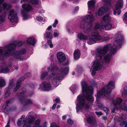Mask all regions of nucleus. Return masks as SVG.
Here are the masks:
<instances>
[{"mask_svg":"<svg viewBox=\"0 0 127 127\" xmlns=\"http://www.w3.org/2000/svg\"><path fill=\"white\" fill-rule=\"evenodd\" d=\"M80 50L77 49L75 51L74 54V58L75 59H79L80 57Z\"/></svg>","mask_w":127,"mask_h":127,"instance_id":"nucleus-22","label":"nucleus"},{"mask_svg":"<svg viewBox=\"0 0 127 127\" xmlns=\"http://www.w3.org/2000/svg\"><path fill=\"white\" fill-rule=\"evenodd\" d=\"M57 57L59 61L61 62L64 61L65 59V55L64 53L62 52H59L57 55Z\"/></svg>","mask_w":127,"mask_h":127,"instance_id":"nucleus-14","label":"nucleus"},{"mask_svg":"<svg viewBox=\"0 0 127 127\" xmlns=\"http://www.w3.org/2000/svg\"><path fill=\"white\" fill-rule=\"evenodd\" d=\"M81 84L83 96L80 95L77 97V99L80 104L77 103L76 104L77 112L80 111H82L84 109L88 110L90 108L88 102L85 101L84 97L91 102L93 103L94 101V98L92 96L93 91V87L89 86L87 89V83L84 81H82Z\"/></svg>","mask_w":127,"mask_h":127,"instance_id":"nucleus-1","label":"nucleus"},{"mask_svg":"<svg viewBox=\"0 0 127 127\" xmlns=\"http://www.w3.org/2000/svg\"><path fill=\"white\" fill-rule=\"evenodd\" d=\"M13 67L15 68V69L16 70H17L18 69V67L17 66H16L15 65H14Z\"/></svg>","mask_w":127,"mask_h":127,"instance_id":"nucleus-64","label":"nucleus"},{"mask_svg":"<svg viewBox=\"0 0 127 127\" xmlns=\"http://www.w3.org/2000/svg\"><path fill=\"white\" fill-rule=\"evenodd\" d=\"M3 9L4 10H8L11 8V6L8 4L4 3L2 4Z\"/></svg>","mask_w":127,"mask_h":127,"instance_id":"nucleus-29","label":"nucleus"},{"mask_svg":"<svg viewBox=\"0 0 127 127\" xmlns=\"http://www.w3.org/2000/svg\"><path fill=\"white\" fill-rule=\"evenodd\" d=\"M22 15L24 19H27L28 17V15L27 13L25 14L23 13Z\"/></svg>","mask_w":127,"mask_h":127,"instance_id":"nucleus-41","label":"nucleus"},{"mask_svg":"<svg viewBox=\"0 0 127 127\" xmlns=\"http://www.w3.org/2000/svg\"><path fill=\"white\" fill-rule=\"evenodd\" d=\"M36 19L39 21H42V18L41 17H38L36 18Z\"/></svg>","mask_w":127,"mask_h":127,"instance_id":"nucleus-53","label":"nucleus"},{"mask_svg":"<svg viewBox=\"0 0 127 127\" xmlns=\"http://www.w3.org/2000/svg\"><path fill=\"white\" fill-rule=\"evenodd\" d=\"M57 105V104L56 103L54 104L52 107V109H54L55 108Z\"/></svg>","mask_w":127,"mask_h":127,"instance_id":"nucleus-60","label":"nucleus"},{"mask_svg":"<svg viewBox=\"0 0 127 127\" xmlns=\"http://www.w3.org/2000/svg\"><path fill=\"white\" fill-rule=\"evenodd\" d=\"M95 3V0H91L89 1L88 2V9L92 10L93 9Z\"/></svg>","mask_w":127,"mask_h":127,"instance_id":"nucleus-18","label":"nucleus"},{"mask_svg":"<svg viewBox=\"0 0 127 127\" xmlns=\"http://www.w3.org/2000/svg\"><path fill=\"white\" fill-rule=\"evenodd\" d=\"M91 82L92 85L93 86H95L96 84V83L95 82V81L93 80H92Z\"/></svg>","mask_w":127,"mask_h":127,"instance_id":"nucleus-50","label":"nucleus"},{"mask_svg":"<svg viewBox=\"0 0 127 127\" xmlns=\"http://www.w3.org/2000/svg\"><path fill=\"white\" fill-rule=\"evenodd\" d=\"M87 121L88 123L92 125H95V120L92 117H88L87 119Z\"/></svg>","mask_w":127,"mask_h":127,"instance_id":"nucleus-23","label":"nucleus"},{"mask_svg":"<svg viewBox=\"0 0 127 127\" xmlns=\"http://www.w3.org/2000/svg\"><path fill=\"white\" fill-rule=\"evenodd\" d=\"M58 21L57 20H55L54 22V23H55L57 25V24L58 23Z\"/></svg>","mask_w":127,"mask_h":127,"instance_id":"nucleus-63","label":"nucleus"},{"mask_svg":"<svg viewBox=\"0 0 127 127\" xmlns=\"http://www.w3.org/2000/svg\"><path fill=\"white\" fill-rule=\"evenodd\" d=\"M99 108L102 109L106 114L109 111L108 109L106 107H104L102 105L99 106Z\"/></svg>","mask_w":127,"mask_h":127,"instance_id":"nucleus-35","label":"nucleus"},{"mask_svg":"<svg viewBox=\"0 0 127 127\" xmlns=\"http://www.w3.org/2000/svg\"><path fill=\"white\" fill-rule=\"evenodd\" d=\"M21 121L19 120L17 122V125L18 126H20L21 125Z\"/></svg>","mask_w":127,"mask_h":127,"instance_id":"nucleus-58","label":"nucleus"},{"mask_svg":"<svg viewBox=\"0 0 127 127\" xmlns=\"http://www.w3.org/2000/svg\"><path fill=\"white\" fill-rule=\"evenodd\" d=\"M14 100V98H12L9 100H8L6 102V105L4 109L5 110H6L7 111L10 110H15L16 109V107L15 106H14V107H10V103Z\"/></svg>","mask_w":127,"mask_h":127,"instance_id":"nucleus-13","label":"nucleus"},{"mask_svg":"<svg viewBox=\"0 0 127 127\" xmlns=\"http://www.w3.org/2000/svg\"><path fill=\"white\" fill-rule=\"evenodd\" d=\"M40 120L39 119H38L36 120L34 122V124L35 125L39 126L40 123Z\"/></svg>","mask_w":127,"mask_h":127,"instance_id":"nucleus-40","label":"nucleus"},{"mask_svg":"<svg viewBox=\"0 0 127 127\" xmlns=\"http://www.w3.org/2000/svg\"><path fill=\"white\" fill-rule=\"evenodd\" d=\"M47 72H46L42 73L41 75L40 79L42 80L47 75Z\"/></svg>","mask_w":127,"mask_h":127,"instance_id":"nucleus-38","label":"nucleus"},{"mask_svg":"<svg viewBox=\"0 0 127 127\" xmlns=\"http://www.w3.org/2000/svg\"><path fill=\"white\" fill-rule=\"evenodd\" d=\"M42 84L44 89L46 90H50L51 88L50 83L49 82H44Z\"/></svg>","mask_w":127,"mask_h":127,"instance_id":"nucleus-15","label":"nucleus"},{"mask_svg":"<svg viewBox=\"0 0 127 127\" xmlns=\"http://www.w3.org/2000/svg\"><path fill=\"white\" fill-rule=\"evenodd\" d=\"M8 18L12 23L16 22L18 21V18L16 12L13 9L9 11Z\"/></svg>","mask_w":127,"mask_h":127,"instance_id":"nucleus-12","label":"nucleus"},{"mask_svg":"<svg viewBox=\"0 0 127 127\" xmlns=\"http://www.w3.org/2000/svg\"><path fill=\"white\" fill-rule=\"evenodd\" d=\"M52 27L51 26H50L47 28V30H49L51 29Z\"/></svg>","mask_w":127,"mask_h":127,"instance_id":"nucleus-62","label":"nucleus"},{"mask_svg":"<svg viewBox=\"0 0 127 127\" xmlns=\"http://www.w3.org/2000/svg\"><path fill=\"white\" fill-rule=\"evenodd\" d=\"M48 69L51 70V75L50 78L53 79L52 82L53 84L55 86H57L59 84V80L62 79L64 75L68 73L69 68L68 67L62 68L59 72L58 71V68L56 67H48Z\"/></svg>","mask_w":127,"mask_h":127,"instance_id":"nucleus-3","label":"nucleus"},{"mask_svg":"<svg viewBox=\"0 0 127 127\" xmlns=\"http://www.w3.org/2000/svg\"><path fill=\"white\" fill-rule=\"evenodd\" d=\"M94 20V18L93 15H86L84 18L82 19L80 26V28L85 30L89 27L90 28H87L85 32L86 33H89L92 28V23Z\"/></svg>","mask_w":127,"mask_h":127,"instance_id":"nucleus-4","label":"nucleus"},{"mask_svg":"<svg viewBox=\"0 0 127 127\" xmlns=\"http://www.w3.org/2000/svg\"><path fill=\"white\" fill-rule=\"evenodd\" d=\"M120 38L115 40L114 44L111 46L110 44H109L104 46L103 47H100L97 48L95 52H94L95 54L96 59L99 60L101 59L102 58L107 52L108 50H110V54L111 55L114 54L116 51L117 45L118 47H120L121 43L123 40V37L120 36Z\"/></svg>","mask_w":127,"mask_h":127,"instance_id":"nucleus-2","label":"nucleus"},{"mask_svg":"<svg viewBox=\"0 0 127 127\" xmlns=\"http://www.w3.org/2000/svg\"><path fill=\"white\" fill-rule=\"evenodd\" d=\"M78 38L81 40L83 39L86 40H87L88 39L87 36H85L82 33L78 34Z\"/></svg>","mask_w":127,"mask_h":127,"instance_id":"nucleus-30","label":"nucleus"},{"mask_svg":"<svg viewBox=\"0 0 127 127\" xmlns=\"http://www.w3.org/2000/svg\"><path fill=\"white\" fill-rule=\"evenodd\" d=\"M123 5V0H118L115 4L116 10H117L122 8Z\"/></svg>","mask_w":127,"mask_h":127,"instance_id":"nucleus-16","label":"nucleus"},{"mask_svg":"<svg viewBox=\"0 0 127 127\" xmlns=\"http://www.w3.org/2000/svg\"><path fill=\"white\" fill-rule=\"evenodd\" d=\"M54 37H56L58 36L59 34L57 32H54L53 34Z\"/></svg>","mask_w":127,"mask_h":127,"instance_id":"nucleus-56","label":"nucleus"},{"mask_svg":"<svg viewBox=\"0 0 127 127\" xmlns=\"http://www.w3.org/2000/svg\"><path fill=\"white\" fill-rule=\"evenodd\" d=\"M122 100L120 98H117L116 99L113 101V104L115 105H119L120 104Z\"/></svg>","mask_w":127,"mask_h":127,"instance_id":"nucleus-25","label":"nucleus"},{"mask_svg":"<svg viewBox=\"0 0 127 127\" xmlns=\"http://www.w3.org/2000/svg\"><path fill=\"white\" fill-rule=\"evenodd\" d=\"M103 40L104 41H107L109 39V38L107 36H104L102 38Z\"/></svg>","mask_w":127,"mask_h":127,"instance_id":"nucleus-48","label":"nucleus"},{"mask_svg":"<svg viewBox=\"0 0 127 127\" xmlns=\"http://www.w3.org/2000/svg\"><path fill=\"white\" fill-rule=\"evenodd\" d=\"M24 79H22L21 78L18 79L17 82L16 87L14 88L13 89L14 92H16L18 89L20 88L22 84V81Z\"/></svg>","mask_w":127,"mask_h":127,"instance_id":"nucleus-19","label":"nucleus"},{"mask_svg":"<svg viewBox=\"0 0 127 127\" xmlns=\"http://www.w3.org/2000/svg\"><path fill=\"white\" fill-rule=\"evenodd\" d=\"M7 13L5 12H3L1 15L0 16V23H2L5 21L6 16L7 15Z\"/></svg>","mask_w":127,"mask_h":127,"instance_id":"nucleus-24","label":"nucleus"},{"mask_svg":"<svg viewBox=\"0 0 127 127\" xmlns=\"http://www.w3.org/2000/svg\"><path fill=\"white\" fill-rule=\"evenodd\" d=\"M127 122V121H122L120 122V125L121 126H123L126 124Z\"/></svg>","mask_w":127,"mask_h":127,"instance_id":"nucleus-43","label":"nucleus"},{"mask_svg":"<svg viewBox=\"0 0 127 127\" xmlns=\"http://www.w3.org/2000/svg\"><path fill=\"white\" fill-rule=\"evenodd\" d=\"M35 120V117L30 115L27 116L23 120L24 127H32V125Z\"/></svg>","mask_w":127,"mask_h":127,"instance_id":"nucleus-8","label":"nucleus"},{"mask_svg":"<svg viewBox=\"0 0 127 127\" xmlns=\"http://www.w3.org/2000/svg\"><path fill=\"white\" fill-rule=\"evenodd\" d=\"M28 44L32 46H34L36 43V41L34 38L32 37L29 38L27 40Z\"/></svg>","mask_w":127,"mask_h":127,"instance_id":"nucleus-21","label":"nucleus"},{"mask_svg":"<svg viewBox=\"0 0 127 127\" xmlns=\"http://www.w3.org/2000/svg\"><path fill=\"white\" fill-rule=\"evenodd\" d=\"M123 16V20H127V11L125 13Z\"/></svg>","mask_w":127,"mask_h":127,"instance_id":"nucleus-49","label":"nucleus"},{"mask_svg":"<svg viewBox=\"0 0 127 127\" xmlns=\"http://www.w3.org/2000/svg\"><path fill=\"white\" fill-rule=\"evenodd\" d=\"M111 0H103L104 1L107 2L108 3H109Z\"/></svg>","mask_w":127,"mask_h":127,"instance_id":"nucleus-61","label":"nucleus"},{"mask_svg":"<svg viewBox=\"0 0 127 127\" xmlns=\"http://www.w3.org/2000/svg\"><path fill=\"white\" fill-rule=\"evenodd\" d=\"M114 83L113 81H111L109 82L108 85L104 86L102 90L100 91L97 94V97L101 98L106 95L110 94L111 92V90L114 88Z\"/></svg>","mask_w":127,"mask_h":127,"instance_id":"nucleus-5","label":"nucleus"},{"mask_svg":"<svg viewBox=\"0 0 127 127\" xmlns=\"http://www.w3.org/2000/svg\"><path fill=\"white\" fill-rule=\"evenodd\" d=\"M10 94L11 92L10 91L7 90L5 93V97L6 98L8 97L10 95Z\"/></svg>","mask_w":127,"mask_h":127,"instance_id":"nucleus-37","label":"nucleus"},{"mask_svg":"<svg viewBox=\"0 0 127 127\" xmlns=\"http://www.w3.org/2000/svg\"><path fill=\"white\" fill-rule=\"evenodd\" d=\"M117 107L116 105H114V107L112 109L111 112L112 113H115V111L117 110Z\"/></svg>","mask_w":127,"mask_h":127,"instance_id":"nucleus-46","label":"nucleus"},{"mask_svg":"<svg viewBox=\"0 0 127 127\" xmlns=\"http://www.w3.org/2000/svg\"><path fill=\"white\" fill-rule=\"evenodd\" d=\"M20 102L24 106H27L33 104V102L31 99H27L25 93H21L18 96Z\"/></svg>","mask_w":127,"mask_h":127,"instance_id":"nucleus-6","label":"nucleus"},{"mask_svg":"<svg viewBox=\"0 0 127 127\" xmlns=\"http://www.w3.org/2000/svg\"><path fill=\"white\" fill-rule=\"evenodd\" d=\"M100 25L99 24H96L95 26V27H94V29L95 30L94 31H93V32H94V31L96 30V29H98Z\"/></svg>","mask_w":127,"mask_h":127,"instance_id":"nucleus-52","label":"nucleus"},{"mask_svg":"<svg viewBox=\"0 0 127 127\" xmlns=\"http://www.w3.org/2000/svg\"><path fill=\"white\" fill-rule=\"evenodd\" d=\"M46 37L47 38L51 39L52 37V33L49 32H46Z\"/></svg>","mask_w":127,"mask_h":127,"instance_id":"nucleus-39","label":"nucleus"},{"mask_svg":"<svg viewBox=\"0 0 127 127\" xmlns=\"http://www.w3.org/2000/svg\"><path fill=\"white\" fill-rule=\"evenodd\" d=\"M47 43L49 45L51 48H52L53 47V44H52V42L51 40H48L47 42Z\"/></svg>","mask_w":127,"mask_h":127,"instance_id":"nucleus-45","label":"nucleus"},{"mask_svg":"<svg viewBox=\"0 0 127 127\" xmlns=\"http://www.w3.org/2000/svg\"><path fill=\"white\" fill-rule=\"evenodd\" d=\"M103 66L102 64L100 62V61H95L92 67V69L93 70L92 72V74L94 75L95 74V71H97L101 69Z\"/></svg>","mask_w":127,"mask_h":127,"instance_id":"nucleus-11","label":"nucleus"},{"mask_svg":"<svg viewBox=\"0 0 127 127\" xmlns=\"http://www.w3.org/2000/svg\"><path fill=\"white\" fill-rule=\"evenodd\" d=\"M106 11L105 8L102 7L100 8L98 11V13L99 16H101Z\"/></svg>","mask_w":127,"mask_h":127,"instance_id":"nucleus-28","label":"nucleus"},{"mask_svg":"<svg viewBox=\"0 0 127 127\" xmlns=\"http://www.w3.org/2000/svg\"><path fill=\"white\" fill-rule=\"evenodd\" d=\"M16 48V45L14 44H10L5 46L4 48V50L5 52L3 56L5 57L9 55L11 52L13 51Z\"/></svg>","mask_w":127,"mask_h":127,"instance_id":"nucleus-9","label":"nucleus"},{"mask_svg":"<svg viewBox=\"0 0 127 127\" xmlns=\"http://www.w3.org/2000/svg\"><path fill=\"white\" fill-rule=\"evenodd\" d=\"M50 127H59L55 123H53L51 124Z\"/></svg>","mask_w":127,"mask_h":127,"instance_id":"nucleus-47","label":"nucleus"},{"mask_svg":"<svg viewBox=\"0 0 127 127\" xmlns=\"http://www.w3.org/2000/svg\"><path fill=\"white\" fill-rule=\"evenodd\" d=\"M22 7L26 11H30L32 9V7L29 4H24L22 5Z\"/></svg>","mask_w":127,"mask_h":127,"instance_id":"nucleus-17","label":"nucleus"},{"mask_svg":"<svg viewBox=\"0 0 127 127\" xmlns=\"http://www.w3.org/2000/svg\"><path fill=\"white\" fill-rule=\"evenodd\" d=\"M101 27L106 30H109L112 28V24L110 23H109L102 25Z\"/></svg>","mask_w":127,"mask_h":127,"instance_id":"nucleus-20","label":"nucleus"},{"mask_svg":"<svg viewBox=\"0 0 127 127\" xmlns=\"http://www.w3.org/2000/svg\"><path fill=\"white\" fill-rule=\"evenodd\" d=\"M79 9V7L78 6L76 7L75 9V10L74 11V13H75V12H77V11H78Z\"/></svg>","mask_w":127,"mask_h":127,"instance_id":"nucleus-57","label":"nucleus"},{"mask_svg":"<svg viewBox=\"0 0 127 127\" xmlns=\"http://www.w3.org/2000/svg\"><path fill=\"white\" fill-rule=\"evenodd\" d=\"M31 74L30 73H27L25 74V76L26 78H27L28 77H30L31 76Z\"/></svg>","mask_w":127,"mask_h":127,"instance_id":"nucleus-54","label":"nucleus"},{"mask_svg":"<svg viewBox=\"0 0 127 127\" xmlns=\"http://www.w3.org/2000/svg\"><path fill=\"white\" fill-rule=\"evenodd\" d=\"M102 38L101 36L99 35L96 30L92 33V36L90 37L87 43L89 44H91L95 43L97 40H100Z\"/></svg>","mask_w":127,"mask_h":127,"instance_id":"nucleus-7","label":"nucleus"},{"mask_svg":"<svg viewBox=\"0 0 127 127\" xmlns=\"http://www.w3.org/2000/svg\"><path fill=\"white\" fill-rule=\"evenodd\" d=\"M95 114L97 115H101L103 114L101 112H96Z\"/></svg>","mask_w":127,"mask_h":127,"instance_id":"nucleus-55","label":"nucleus"},{"mask_svg":"<svg viewBox=\"0 0 127 127\" xmlns=\"http://www.w3.org/2000/svg\"><path fill=\"white\" fill-rule=\"evenodd\" d=\"M14 84V80H11L9 83L8 89L9 90L12 88Z\"/></svg>","mask_w":127,"mask_h":127,"instance_id":"nucleus-34","label":"nucleus"},{"mask_svg":"<svg viewBox=\"0 0 127 127\" xmlns=\"http://www.w3.org/2000/svg\"><path fill=\"white\" fill-rule=\"evenodd\" d=\"M102 21L104 22H108L111 20L110 17L108 15H105L102 17Z\"/></svg>","mask_w":127,"mask_h":127,"instance_id":"nucleus-26","label":"nucleus"},{"mask_svg":"<svg viewBox=\"0 0 127 127\" xmlns=\"http://www.w3.org/2000/svg\"><path fill=\"white\" fill-rule=\"evenodd\" d=\"M23 43L21 42H19L17 43L16 45L18 46H20L22 45L23 44Z\"/></svg>","mask_w":127,"mask_h":127,"instance_id":"nucleus-51","label":"nucleus"},{"mask_svg":"<svg viewBox=\"0 0 127 127\" xmlns=\"http://www.w3.org/2000/svg\"><path fill=\"white\" fill-rule=\"evenodd\" d=\"M9 69L8 68L6 67L1 69L0 72L2 73H7L9 72Z\"/></svg>","mask_w":127,"mask_h":127,"instance_id":"nucleus-36","label":"nucleus"},{"mask_svg":"<svg viewBox=\"0 0 127 127\" xmlns=\"http://www.w3.org/2000/svg\"><path fill=\"white\" fill-rule=\"evenodd\" d=\"M110 55L108 54L105 56L104 58V61L106 63H109L110 62Z\"/></svg>","mask_w":127,"mask_h":127,"instance_id":"nucleus-27","label":"nucleus"},{"mask_svg":"<svg viewBox=\"0 0 127 127\" xmlns=\"http://www.w3.org/2000/svg\"><path fill=\"white\" fill-rule=\"evenodd\" d=\"M55 101L56 103H59L60 102V100L58 98H56L55 99Z\"/></svg>","mask_w":127,"mask_h":127,"instance_id":"nucleus-59","label":"nucleus"},{"mask_svg":"<svg viewBox=\"0 0 127 127\" xmlns=\"http://www.w3.org/2000/svg\"><path fill=\"white\" fill-rule=\"evenodd\" d=\"M26 51L25 49H22L18 52H15L13 53L11 58L13 57L12 59H17L22 60L24 58L21 55L25 54Z\"/></svg>","mask_w":127,"mask_h":127,"instance_id":"nucleus-10","label":"nucleus"},{"mask_svg":"<svg viewBox=\"0 0 127 127\" xmlns=\"http://www.w3.org/2000/svg\"><path fill=\"white\" fill-rule=\"evenodd\" d=\"M31 2L32 4H37L38 3V0H31Z\"/></svg>","mask_w":127,"mask_h":127,"instance_id":"nucleus-42","label":"nucleus"},{"mask_svg":"<svg viewBox=\"0 0 127 127\" xmlns=\"http://www.w3.org/2000/svg\"><path fill=\"white\" fill-rule=\"evenodd\" d=\"M122 109L127 111V99H125L124 100L123 104L122 106Z\"/></svg>","mask_w":127,"mask_h":127,"instance_id":"nucleus-31","label":"nucleus"},{"mask_svg":"<svg viewBox=\"0 0 127 127\" xmlns=\"http://www.w3.org/2000/svg\"><path fill=\"white\" fill-rule=\"evenodd\" d=\"M5 84V80L2 77H0V88L3 87Z\"/></svg>","mask_w":127,"mask_h":127,"instance_id":"nucleus-32","label":"nucleus"},{"mask_svg":"<svg viewBox=\"0 0 127 127\" xmlns=\"http://www.w3.org/2000/svg\"><path fill=\"white\" fill-rule=\"evenodd\" d=\"M122 95V96L124 97H125L127 95V86L125 87L124 88Z\"/></svg>","mask_w":127,"mask_h":127,"instance_id":"nucleus-33","label":"nucleus"},{"mask_svg":"<svg viewBox=\"0 0 127 127\" xmlns=\"http://www.w3.org/2000/svg\"><path fill=\"white\" fill-rule=\"evenodd\" d=\"M67 123L69 125H72L73 123V121L72 120L70 119H68L67 121Z\"/></svg>","mask_w":127,"mask_h":127,"instance_id":"nucleus-44","label":"nucleus"}]
</instances>
